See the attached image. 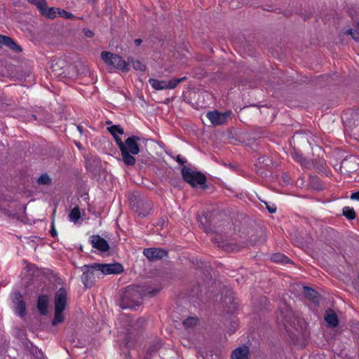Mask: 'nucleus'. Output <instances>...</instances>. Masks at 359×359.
<instances>
[{
    "mask_svg": "<svg viewBox=\"0 0 359 359\" xmlns=\"http://www.w3.org/2000/svg\"><path fill=\"white\" fill-rule=\"evenodd\" d=\"M142 297L140 287H128L121 296L119 306L122 309H135L141 304Z\"/></svg>",
    "mask_w": 359,
    "mask_h": 359,
    "instance_id": "obj_1",
    "label": "nucleus"
},
{
    "mask_svg": "<svg viewBox=\"0 0 359 359\" xmlns=\"http://www.w3.org/2000/svg\"><path fill=\"white\" fill-rule=\"evenodd\" d=\"M67 302V292L65 288L60 287L55 294V316L52 324L56 325L64 321L62 311L65 309Z\"/></svg>",
    "mask_w": 359,
    "mask_h": 359,
    "instance_id": "obj_2",
    "label": "nucleus"
},
{
    "mask_svg": "<svg viewBox=\"0 0 359 359\" xmlns=\"http://www.w3.org/2000/svg\"><path fill=\"white\" fill-rule=\"evenodd\" d=\"M101 59L108 66L118 70L127 72L130 70L129 62H127L121 56L111 52L103 51L101 53Z\"/></svg>",
    "mask_w": 359,
    "mask_h": 359,
    "instance_id": "obj_3",
    "label": "nucleus"
},
{
    "mask_svg": "<svg viewBox=\"0 0 359 359\" xmlns=\"http://www.w3.org/2000/svg\"><path fill=\"white\" fill-rule=\"evenodd\" d=\"M182 176L184 180L193 187H203L206 182V177L203 173L186 166L182 168Z\"/></svg>",
    "mask_w": 359,
    "mask_h": 359,
    "instance_id": "obj_4",
    "label": "nucleus"
},
{
    "mask_svg": "<svg viewBox=\"0 0 359 359\" xmlns=\"http://www.w3.org/2000/svg\"><path fill=\"white\" fill-rule=\"evenodd\" d=\"M95 263L90 265H83L81 269L83 271L81 281L86 288L93 287L96 281V278H100L99 272L97 271Z\"/></svg>",
    "mask_w": 359,
    "mask_h": 359,
    "instance_id": "obj_5",
    "label": "nucleus"
},
{
    "mask_svg": "<svg viewBox=\"0 0 359 359\" xmlns=\"http://www.w3.org/2000/svg\"><path fill=\"white\" fill-rule=\"evenodd\" d=\"M132 209L140 216L145 217L149 214L151 210V202L145 198H137L130 200Z\"/></svg>",
    "mask_w": 359,
    "mask_h": 359,
    "instance_id": "obj_6",
    "label": "nucleus"
},
{
    "mask_svg": "<svg viewBox=\"0 0 359 359\" xmlns=\"http://www.w3.org/2000/svg\"><path fill=\"white\" fill-rule=\"evenodd\" d=\"M186 77H182L180 79H174L170 81L165 80H158L156 79H150L149 80V83L151 86L153 88L156 90H168V89H174L177 85L182 81H184Z\"/></svg>",
    "mask_w": 359,
    "mask_h": 359,
    "instance_id": "obj_7",
    "label": "nucleus"
},
{
    "mask_svg": "<svg viewBox=\"0 0 359 359\" xmlns=\"http://www.w3.org/2000/svg\"><path fill=\"white\" fill-rule=\"evenodd\" d=\"M293 318L292 311L290 309L287 308V306L278 309L276 312L278 323L283 325L285 327H287V325H294V320H292Z\"/></svg>",
    "mask_w": 359,
    "mask_h": 359,
    "instance_id": "obj_8",
    "label": "nucleus"
},
{
    "mask_svg": "<svg viewBox=\"0 0 359 359\" xmlns=\"http://www.w3.org/2000/svg\"><path fill=\"white\" fill-rule=\"evenodd\" d=\"M95 268L100 275L118 274L123 271V266L119 263L98 264L95 263Z\"/></svg>",
    "mask_w": 359,
    "mask_h": 359,
    "instance_id": "obj_9",
    "label": "nucleus"
},
{
    "mask_svg": "<svg viewBox=\"0 0 359 359\" xmlns=\"http://www.w3.org/2000/svg\"><path fill=\"white\" fill-rule=\"evenodd\" d=\"M230 114L231 111L222 113L217 111H213L208 112L207 114V117L212 124L214 126H219L225 123Z\"/></svg>",
    "mask_w": 359,
    "mask_h": 359,
    "instance_id": "obj_10",
    "label": "nucleus"
},
{
    "mask_svg": "<svg viewBox=\"0 0 359 359\" xmlns=\"http://www.w3.org/2000/svg\"><path fill=\"white\" fill-rule=\"evenodd\" d=\"M137 136H131L128 137L124 142V147L128 154L130 155H136L140 153V147L137 142L140 140Z\"/></svg>",
    "mask_w": 359,
    "mask_h": 359,
    "instance_id": "obj_11",
    "label": "nucleus"
},
{
    "mask_svg": "<svg viewBox=\"0 0 359 359\" xmlns=\"http://www.w3.org/2000/svg\"><path fill=\"white\" fill-rule=\"evenodd\" d=\"M114 137L115 141L121 151L122 159H123L124 163L127 165H135L136 160L133 157V156L127 153V151H126L125 147H124V142L118 136H115Z\"/></svg>",
    "mask_w": 359,
    "mask_h": 359,
    "instance_id": "obj_12",
    "label": "nucleus"
},
{
    "mask_svg": "<svg viewBox=\"0 0 359 359\" xmlns=\"http://www.w3.org/2000/svg\"><path fill=\"white\" fill-rule=\"evenodd\" d=\"M144 255L149 260H157L167 256V252L161 248H146L143 251Z\"/></svg>",
    "mask_w": 359,
    "mask_h": 359,
    "instance_id": "obj_13",
    "label": "nucleus"
},
{
    "mask_svg": "<svg viewBox=\"0 0 359 359\" xmlns=\"http://www.w3.org/2000/svg\"><path fill=\"white\" fill-rule=\"evenodd\" d=\"M90 242L94 248L102 252H106L109 248V245L107 241L98 235H93L90 236Z\"/></svg>",
    "mask_w": 359,
    "mask_h": 359,
    "instance_id": "obj_14",
    "label": "nucleus"
},
{
    "mask_svg": "<svg viewBox=\"0 0 359 359\" xmlns=\"http://www.w3.org/2000/svg\"><path fill=\"white\" fill-rule=\"evenodd\" d=\"M146 324V320L143 318H139L130 322V328L128 329V334H133L138 332Z\"/></svg>",
    "mask_w": 359,
    "mask_h": 359,
    "instance_id": "obj_15",
    "label": "nucleus"
},
{
    "mask_svg": "<svg viewBox=\"0 0 359 359\" xmlns=\"http://www.w3.org/2000/svg\"><path fill=\"white\" fill-rule=\"evenodd\" d=\"M48 302L49 298L46 294L40 295L38 297L37 309L41 315H46L47 313Z\"/></svg>",
    "mask_w": 359,
    "mask_h": 359,
    "instance_id": "obj_16",
    "label": "nucleus"
},
{
    "mask_svg": "<svg viewBox=\"0 0 359 359\" xmlns=\"http://www.w3.org/2000/svg\"><path fill=\"white\" fill-rule=\"evenodd\" d=\"M249 348L247 346L236 348L231 353L232 359H248Z\"/></svg>",
    "mask_w": 359,
    "mask_h": 359,
    "instance_id": "obj_17",
    "label": "nucleus"
},
{
    "mask_svg": "<svg viewBox=\"0 0 359 359\" xmlns=\"http://www.w3.org/2000/svg\"><path fill=\"white\" fill-rule=\"evenodd\" d=\"M303 293L305 297H306L310 301L313 302L315 304H318L320 301V295L318 293L314 290L313 289L304 286L303 287Z\"/></svg>",
    "mask_w": 359,
    "mask_h": 359,
    "instance_id": "obj_18",
    "label": "nucleus"
},
{
    "mask_svg": "<svg viewBox=\"0 0 359 359\" xmlns=\"http://www.w3.org/2000/svg\"><path fill=\"white\" fill-rule=\"evenodd\" d=\"M325 320L330 327H337L338 325V318L336 313L330 310L325 316Z\"/></svg>",
    "mask_w": 359,
    "mask_h": 359,
    "instance_id": "obj_19",
    "label": "nucleus"
},
{
    "mask_svg": "<svg viewBox=\"0 0 359 359\" xmlns=\"http://www.w3.org/2000/svg\"><path fill=\"white\" fill-rule=\"evenodd\" d=\"M208 216V214L203 213L202 215H199L198 217V222H200L201 225L202 226V228L206 232L212 231L210 225L209 224Z\"/></svg>",
    "mask_w": 359,
    "mask_h": 359,
    "instance_id": "obj_20",
    "label": "nucleus"
},
{
    "mask_svg": "<svg viewBox=\"0 0 359 359\" xmlns=\"http://www.w3.org/2000/svg\"><path fill=\"white\" fill-rule=\"evenodd\" d=\"M40 13L49 19H54L57 16V10L56 11L53 7L45 6Z\"/></svg>",
    "mask_w": 359,
    "mask_h": 359,
    "instance_id": "obj_21",
    "label": "nucleus"
},
{
    "mask_svg": "<svg viewBox=\"0 0 359 359\" xmlns=\"http://www.w3.org/2000/svg\"><path fill=\"white\" fill-rule=\"evenodd\" d=\"M127 62H129V65H131L135 70L141 72H144L146 70V65L133 57H128Z\"/></svg>",
    "mask_w": 359,
    "mask_h": 359,
    "instance_id": "obj_22",
    "label": "nucleus"
},
{
    "mask_svg": "<svg viewBox=\"0 0 359 359\" xmlns=\"http://www.w3.org/2000/svg\"><path fill=\"white\" fill-rule=\"evenodd\" d=\"M4 46L15 52H20L22 48L11 37L6 36Z\"/></svg>",
    "mask_w": 359,
    "mask_h": 359,
    "instance_id": "obj_23",
    "label": "nucleus"
},
{
    "mask_svg": "<svg viewBox=\"0 0 359 359\" xmlns=\"http://www.w3.org/2000/svg\"><path fill=\"white\" fill-rule=\"evenodd\" d=\"M69 220L76 223L81 217L80 209L79 207L74 208L69 215Z\"/></svg>",
    "mask_w": 359,
    "mask_h": 359,
    "instance_id": "obj_24",
    "label": "nucleus"
},
{
    "mask_svg": "<svg viewBox=\"0 0 359 359\" xmlns=\"http://www.w3.org/2000/svg\"><path fill=\"white\" fill-rule=\"evenodd\" d=\"M16 312L21 317H23L25 314V304L24 301L21 299L20 295H19V298L18 299Z\"/></svg>",
    "mask_w": 359,
    "mask_h": 359,
    "instance_id": "obj_25",
    "label": "nucleus"
},
{
    "mask_svg": "<svg viewBox=\"0 0 359 359\" xmlns=\"http://www.w3.org/2000/svg\"><path fill=\"white\" fill-rule=\"evenodd\" d=\"M271 259L274 262H280V263H283V264H286L290 262V259L281 253H277V254L273 255L271 257Z\"/></svg>",
    "mask_w": 359,
    "mask_h": 359,
    "instance_id": "obj_26",
    "label": "nucleus"
},
{
    "mask_svg": "<svg viewBox=\"0 0 359 359\" xmlns=\"http://www.w3.org/2000/svg\"><path fill=\"white\" fill-rule=\"evenodd\" d=\"M343 215L350 220L355 219L356 216L353 208L348 206L343 208Z\"/></svg>",
    "mask_w": 359,
    "mask_h": 359,
    "instance_id": "obj_27",
    "label": "nucleus"
},
{
    "mask_svg": "<svg viewBox=\"0 0 359 359\" xmlns=\"http://www.w3.org/2000/svg\"><path fill=\"white\" fill-rule=\"evenodd\" d=\"M224 303L228 306L229 304H230L229 307V309L228 311H233L234 310L236 309V307H237V305L236 303H234V301L233 299V297H228L227 295L225 296L224 299Z\"/></svg>",
    "mask_w": 359,
    "mask_h": 359,
    "instance_id": "obj_28",
    "label": "nucleus"
},
{
    "mask_svg": "<svg viewBox=\"0 0 359 359\" xmlns=\"http://www.w3.org/2000/svg\"><path fill=\"white\" fill-rule=\"evenodd\" d=\"M27 1L35 6L40 13L43 7L47 4L46 0H27Z\"/></svg>",
    "mask_w": 359,
    "mask_h": 359,
    "instance_id": "obj_29",
    "label": "nucleus"
},
{
    "mask_svg": "<svg viewBox=\"0 0 359 359\" xmlns=\"http://www.w3.org/2000/svg\"><path fill=\"white\" fill-rule=\"evenodd\" d=\"M345 34L351 35L356 42H359V27H358V25L355 29H349Z\"/></svg>",
    "mask_w": 359,
    "mask_h": 359,
    "instance_id": "obj_30",
    "label": "nucleus"
},
{
    "mask_svg": "<svg viewBox=\"0 0 359 359\" xmlns=\"http://www.w3.org/2000/svg\"><path fill=\"white\" fill-rule=\"evenodd\" d=\"M108 130L114 137L117 136L118 134L122 135L124 133L123 129L118 125H114L109 127Z\"/></svg>",
    "mask_w": 359,
    "mask_h": 359,
    "instance_id": "obj_31",
    "label": "nucleus"
},
{
    "mask_svg": "<svg viewBox=\"0 0 359 359\" xmlns=\"http://www.w3.org/2000/svg\"><path fill=\"white\" fill-rule=\"evenodd\" d=\"M37 183L39 184H46L49 185L51 184V179L47 174L41 175L39 178L37 180Z\"/></svg>",
    "mask_w": 359,
    "mask_h": 359,
    "instance_id": "obj_32",
    "label": "nucleus"
},
{
    "mask_svg": "<svg viewBox=\"0 0 359 359\" xmlns=\"http://www.w3.org/2000/svg\"><path fill=\"white\" fill-rule=\"evenodd\" d=\"M57 14L65 19H74L76 18V17L71 13L67 12L63 9L57 8Z\"/></svg>",
    "mask_w": 359,
    "mask_h": 359,
    "instance_id": "obj_33",
    "label": "nucleus"
},
{
    "mask_svg": "<svg viewBox=\"0 0 359 359\" xmlns=\"http://www.w3.org/2000/svg\"><path fill=\"white\" fill-rule=\"evenodd\" d=\"M198 319L196 318H188L184 320L183 325L186 327H191L196 325Z\"/></svg>",
    "mask_w": 359,
    "mask_h": 359,
    "instance_id": "obj_34",
    "label": "nucleus"
},
{
    "mask_svg": "<svg viewBox=\"0 0 359 359\" xmlns=\"http://www.w3.org/2000/svg\"><path fill=\"white\" fill-rule=\"evenodd\" d=\"M292 158L297 161V162L303 164L304 163V161H305L302 154L296 151H294L292 153Z\"/></svg>",
    "mask_w": 359,
    "mask_h": 359,
    "instance_id": "obj_35",
    "label": "nucleus"
},
{
    "mask_svg": "<svg viewBox=\"0 0 359 359\" xmlns=\"http://www.w3.org/2000/svg\"><path fill=\"white\" fill-rule=\"evenodd\" d=\"M83 33L86 37L92 38L94 36V33L93 31L90 29H83Z\"/></svg>",
    "mask_w": 359,
    "mask_h": 359,
    "instance_id": "obj_36",
    "label": "nucleus"
},
{
    "mask_svg": "<svg viewBox=\"0 0 359 359\" xmlns=\"http://www.w3.org/2000/svg\"><path fill=\"white\" fill-rule=\"evenodd\" d=\"M266 208L268 209L269 212L271 213H274L276 211V207L273 205L272 206L266 204Z\"/></svg>",
    "mask_w": 359,
    "mask_h": 359,
    "instance_id": "obj_37",
    "label": "nucleus"
},
{
    "mask_svg": "<svg viewBox=\"0 0 359 359\" xmlns=\"http://www.w3.org/2000/svg\"><path fill=\"white\" fill-rule=\"evenodd\" d=\"M212 241L214 243H217L218 247H219V248H224V241H217V238H212Z\"/></svg>",
    "mask_w": 359,
    "mask_h": 359,
    "instance_id": "obj_38",
    "label": "nucleus"
},
{
    "mask_svg": "<svg viewBox=\"0 0 359 359\" xmlns=\"http://www.w3.org/2000/svg\"><path fill=\"white\" fill-rule=\"evenodd\" d=\"M176 161L181 165H183L187 162V160L182 158L180 155L177 156Z\"/></svg>",
    "mask_w": 359,
    "mask_h": 359,
    "instance_id": "obj_39",
    "label": "nucleus"
},
{
    "mask_svg": "<svg viewBox=\"0 0 359 359\" xmlns=\"http://www.w3.org/2000/svg\"><path fill=\"white\" fill-rule=\"evenodd\" d=\"M50 233L53 237H55L57 236V231L55 229L53 222L52 223L51 229L50 231Z\"/></svg>",
    "mask_w": 359,
    "mask_h": 359,
    "instance_id": "obj_40",
    "label": "nucleus"
},
{
    "mask_svg": "<svg viewBox=\"0 0 359 359\" xmlns=\"http://www.w3.org/2000/svg\"><path fill=\"white\" fill-rule=\"evenodd\" d=\"M352 200L359 201V191L353 193L350 197Z\"/></svg>",
    "mask_w": 359,
    "mask_h": 359,
    "instance_id": "obj_41",
    "label": "nucleus"
},
{
    "mask_svg": "<svg viewBox=\"0 0 359 359\" xmlns=\"http://www.w3.org/2000/svg\"><path fill=\"white\" fill-rule=\"evenodd\" d=\"M6 36L0 35V48L4 46Z\"/></svg>",
    "mask_w": 359,
    "mask_h": 359,
    "instance_id": "obj_42",
    "label": "nucleus"
},
{
    "mask_svg": "<svg viewBox=\"0 0 359 359\" xmlns=\"http://www.w3.org/2000/svg\"><path fill=\"white\" fill-rule=\"evenodd\" d=\"M134 43H135V44L136 46H140V45L141 44V43H142V39H135V40Z\"/></svg>",
    "mask_w": 359,
    "mask_h": 359,
    "instance_id": "obj_43",
    "label": "nucleus"
},
{
    "mask_svg": "<svg viewBox=\"0 0 359 359\" xmlns=\"http://www.w3.org/2000/svg\"><path fill=\"white\" fill-rule=\"evenodd\" d=\"M77 129L81 134L83 133V128L81 126H77Z\"/></svg>",
    "mask_w": 359,
    "mask_h": 359,
    "instance_id": "obj_44",
    "label": "nucleus"
}]
</instances>
